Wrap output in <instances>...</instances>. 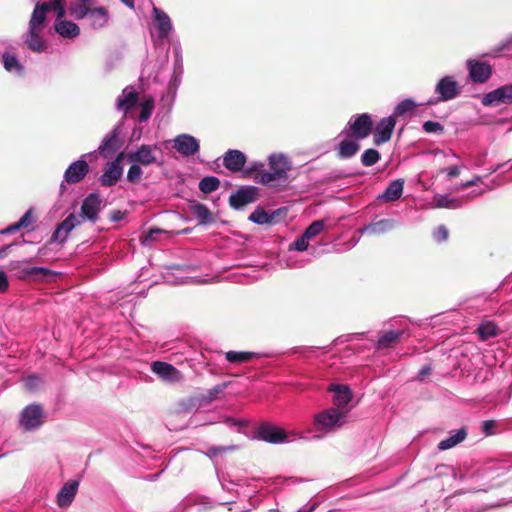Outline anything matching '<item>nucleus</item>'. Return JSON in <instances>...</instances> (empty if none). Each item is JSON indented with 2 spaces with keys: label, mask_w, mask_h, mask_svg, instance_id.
<instances>
[{
  "label": "nucleus",
  "mask_w": 512,
  "mask_h": 512,
  "mask_svg": "<svg viewBox=\"0 0 512 512\" xmlns=\"http://www.w3.org/2000/svg\"><path fill=\"white\" fill-rule=\"evenodd\" d=\"M140 114H139V120L140 121H146L149 119V117L152 114V111L154 109V100L152 98H147L140 104Z\"/></svg>",
  "instance_id": "obj_41"
},
{
  "label": "nucleus",
  "mask_w": 512,
  "mask_h": 512,
  "mask_svg": "<svg viewBox=\"0 0 512 512\" xmlns=\"http://www.w3.org/2000/svg\"><path fill=\"white\" fill-rule=\"evenodd\" d=\"M396 120L394 116L382 118L376 125L374 130V142L377 145L383 144L390 140L395 128Z\"/></svg>",
  "instance_id": "obj_16"
},
{
  "label": "nucleus",
  "mask_w": 512,
  "mask_h": 512,
  "mask_svg": "<svg viewBox=\"0 0 512 512\" xmlns=\"http://www.w3.org/2000/svg\"><path fill=\"white\" fill-rule=\"evenodd\" d=\"M157 146L141 145L136 150L127 153L126 158L130 163H138L142 166H149L157 161L155 150Z\"/></svg>",
  "instance_id": "obj_12"
},
{
  "label": "nucleus",
  "mask_w": 512,
  "mask_h": 512,
  "mask_svg": "<svg viewBox=\"0 0 512 512\" xmlns=\"http://www.w3.org/2000/svg\"><path fill=\"white\" fill-rule=\"evenodd\" d=\"M21 226H7L4 230L1 231V234H10L17 231Z\"/></svg>",
  "instance_id": "obj_61"
},
{
  "label": "nucleus",
  "mask_w": 512,
  "mask_h": 512,
  "mask_svg": "<svg viewBox=\"0 0 512 512\" xmlns=\"http://www.w3.org/2000/svg\"><path fill=\"white\" fill-rule=\"evenodd\" d=\"M447 235H448V232H447V229L445 226H439V228H437V231L435 233V237H436L437 241L446 240Z\"/></svg>",
  "instance_id": "obj_54"
},
{
  "label": "nucleus",
  "mask_w": 512,
  "mask_h": 512,
  "mask_svg": "<svg viewBox=\"0 0 512 512\" xmlns=\"http://www.w3.org/2000/svg\"><path fill=\"white\" fill-rule=\"evenodd\" d=\"M467 437V430L465 427L459 428L455 434L449 436L448 438L442 440L437 444V448L439 450H448L454 448V446L462 443Z\"/></svg>",
  "instance_id": "obj_32"
},
{
  "label": "nucleus",
  "mask_w": 512,
  "mask_h": 512,
  "mask_svg": "<svg viewBox=\"0 0 512 512\" xmlns=\"http://www.w3.org/2000/svg\"><path fill=\"white\" fill-rule=\"evenodd\" d=\"M460 86L452 76L442 77L435 86L437 100H429L427 104H435L439 101L446 102L455 99L460 94Z\"/></svg>",
  "instance_id": "obj_7"
},
{
  "label": "nucleus",
  "mask_w": 512,
  "mask_h": 512,
  "mask_svg": "<svg viewBox=\"0 0 512 512\" xmlns=\"http://www.w3.org/2000/svg\"><path fill=\"white\" fill-rule=\"evenodd\" d=\"M62 2L63 0H50L47 2L38 1L35 4L29 21V26L32 27V30H35L36 28L44 30L47 13L49 11H54L57 15V6L61 5Z\"/></svg>",
  "instance_id": "obj_8"
},
{
  "label": "nucleus",
  "mask_w": 512,
  "mask_h": 512,
  "mask_svg": "<svg viewBox=\"0 0 512 512\" xmlns=\"http://www.w3.org/2000/svg\"><path fill=\"white\" fill-rule=\"evenodd\" d=\"M324 231V226H307L306 231L302 234L304 239H312L317 237L320 233Z\"/></svg>",
  "instance_id": "obj_49"
},
{
  "label": "nucleus",
  "mask_w": 512,
  "mask_h": 512,
  "mask_svg": "<svg viewBox=\"0 0 512 512\" xmlns=\"http://www.w3.org/2000/svg\"><path fill=\"white\" fill-rule=\"evenodd\" d=\"M226 387H227L226 383H221V384L214 386L213 388L208 390L207 393L204 394L203 397H201V401H203L206 404L213 402L214 400H216L218 398V395L221 394Z\"/></svg>",
  "instance_id": "obj_40"
},
{
  "label": "nucleus",
  "mask_w": 512,
  "mask_h": 512,
  "mask_svg": "<svg viewBox=\"0 0 512 512\" xmlns=\"http://www.w3.org/2000/svg\"><path fill=\"white\" fill-rule=\"evenodd\" d=\"M191 232V228L187 227L180 231H166L162 228H150L147 232H144L140 236V243L143 246H151L155 241H159L162 238L169 239L174 235L188 234Z\"/></svg>",
  "instance_id": "obj_15"
},
{
  "label": "nucleus",
  "mask_w": 512,
  "mask_h": 512,
  "mask_svg": "<svg viewBox=\"0 0 512 512\" xmlns=\"http://www.w3.org/2000/svg\"><path fill=\"white\" fill-rule=\"evenodd\" d=\"M256 438L265 441L267 443H281L286 438L285 431L281 428L274 427L270 424H262L257 428Z\"/></svg>",
  "instance_id": "obj_19"
},
{
  "label": "nucleus",
  "mask_w": 512,
  "mask_h": 512,
  "mask_svg": "<svg viewBox=\"0 0 512 512\" xmlns=\"http://www.w3.org/2000/svg\"><path fill=\"white\" fill-rule=\"evenodd\" d=\"M423 129L427 133H442L443 126L439 122L435 121H426L423 124Z\"/></svg>",
  "instance_id": "obj_51"
},
{
  "label": "nucleus",
  "mask_w": 512,
  "mask_h": 512,
  "mask_svg": "<svg viewBox=\"0 0 512 512\" xmlns=\"http://www.w3.org/2000/svg\"><path fill=\"white\" fill-rule=\"evenodd\" d=\"M401 331L399 330H387L384 331L382 335H380L379 340H377V344L381 348H391L400 340Z\"/></svg>",
  "instance_id": "obj_36"
},
{
  "label": "nucleus",
  "mask_w": 512,
  "mask_h": 512,
  "mask_svg": "<svg viewBox=\"0 0 512 512\" xmlns=\"http://www.w3.org/2000/svg\"><path fill=\"white\" fill-rule=\"evenodd\" d=\"M480 341H487L499 335V327L494 322H484L476 329Z\"/></svg>",
  "instance_id": "obj_35"
},
{
  "label": "nucleus",
  "mask_w": 512,
  "mask_h": 512,
  "mask_svg": "<svg viewBox=\"0 0 512 512\" xmlns=\"http://www.w3.org/2000/svg\"><path fill=\"white\" fill-rule=\"evenodd\" d=\"M6 290H8V277L5 272L0 271V293H4Z\"/></svg>",
  "instance_id": "obj_55"
},
{
  "label": "nucleus",
  "mask_w": 512,
  "mask_h": 512,
  "mask_svg": "<svg viewBox=\"0 0 512 512\" xmlns=\"http://www.w3.org/2000/svg\"><path fill=\"white\" fill-rule=\"evenodd\" d=\"M246 163V155L240 150L230 149L223 156V165L232 172L240 171Z\"/></svg>",
  "instance_id": "obj_24"
},
{
  "label": "nucleus",
  "mask_w": 512,
  "mask_h": 512,
  "mask_svg": "<svg viewBox=\"0 0 512 512\" xmlns=\"http://www.w3.org/2000/svg\"><path fill=\"white\" fill-rule=\"evenodd\" d=\"M288 208L281 207L272 211H266L258 207L250 216L249 220L255 224H277L279 222L292 221L288 216Z\"/></svg>",
  "instance_id": "obj_4"
},
{
  "label": "nucleus",
  "mask_w": 512,
  "mask_h": 512,
  "mask_svg": "<svg viewBox=\"0 0 512 512\" xmlns=\"http://www.w3.org/2000/svg\"><path fill=\"white\" fill-rule=\"evenodd\" d=\"M461 200L449 194H437L433 198V204L438 208L455 209L461 205Z\"/></svg>",
  "instance_id": "obj_33"
},
{
  "label": "nucleus",
  "mask_w": 512,
  "mask_h": 512,
  "mask_svg": "<svg viewBox=\"0 0 512 512\" xmlns=\"http://www.w3.org/2000/svg\"><path fill=\"white\" fill-rule=\"evenodd\" d=\"M33 208H30L15 224H32L35 221Z\"/></svg>",
  "instance_id": "obj_52"
},
{
  "label": "nucleus",
  "mask_w": 512,
  "mask_h": 512,
  "mask_svg": "<svg viewBox=\"0 0 512 512\" xmlns=\"http://www.w3.org/2000/svg\"><path fill=\"white\" fill-rule=\"evenodd\" d=\"M10 270L15 272V277L21 281H47L55 276V272L44 267L24 266L20 262L10 263Z\"/></svg>",
  "instance_id": "obj_3"
},
{
  "label": "nucleus",
  "mask_w": 512,
  "mask_h": 512,
  "mask_svg": "<svg viewBox=\"0 0 512 512\" xmlns=\"http://www.w3.org/2000/svg\"><path fill=\"white\" fill-rule=\"evenodd\" d=\"M151 371L166 381H178L179 379V371L177 368L163 361H154L153 364H151Z\"/></svg>",
  "instance_id": "obj_25"
},
{
  "label": "nucleus",
  "mask_w": 512,
  "mask_h": 512,
  "mask_svg": "<svg viewBox=\"0 0 512 512\" xmlns=\"http://www.w3.org/2000/svg\"><path fill=\"white\" fill-rule=\"evenodd\" d=\"M194 213L201 221V224H206L210 219V212L204 205L198 204L194 206Z\"/></svg>",
  "instance_id": "obj_46"
},
{
  "label": "nucleus",
  "mask_w": 512,
  "mask_h": 512,
  "mask_svg": "<svg viewBox=\"0 0 512 512\" xmlns=\"http://www.w3.org/2000/svg\"><path fill=\"white\" fill-rule=\"evenodd\" d=\"M44 412L40 404L29 405L21 412V425L25 430L30 431L42 425Z\"/></svg>",
  "instance_id": "obj_11"
},
{
  "label": "nucleus",
  "mask_w": 512,
  "mask_h": 512,
  "mask_svg": "<svg viewBox=\"0 0 512 512\" xmlns=\"http://www.w3.org/2000/svg\"><path fill=\"white\" fill-rule=\"evenodd\" d=\"M66 8L64 1L57 6V15L54 22L55 32L62 38L75 39L80 35V27L69 20L65 19Z\"/></svg>",
  "instance_id": "obj_5"
},
{
  "label": "nucleus",
  "mask_w": 512,
  "mask_h": 512,
  "mask_svg": "<svg viewBox=\"0 0 512 512\" xmlns=\"http://www.w3.org/2000/svg\"><path fill=\"white\" fill-rule=\"evenodd\" d=\"M308 241H310L309 238L299 237L290 244L289 248L294 251H305L308 247Z\"/></svg>",
  "instance_id": "obj_50"
},
{
  "label": "nucleus",
  "mask_w": 512,
  "mask_h": 512,
  "mask_svg": "<svg viewBox=\"0 0 512 512\" xmlns=\"http://www.w3.org/2000/svg\"><path fill=\"white\" fill-rule=\"evenodd\" d=\"M255 357L253 352H234L230 351L226 353L227 361L231 363H244L250 361Z\"/></svg>",
  "instance_id": "obj_38"
},
{
  "label": "nucleus",
  "mask_w": 512,
  "mask_h": 512,
  "mask_svg": "<svg viewBox=\"0 0 512 512\" xmlns=\"http://www.w3.org/2000/svg\"><path fill=\"white\" fill-rule=\"evenodd\" d=\"M404 181L402 179H397L392 181L386 190L383 192L379 198L384 201H395L399 199L403 193Z\"/></svg>",
  "instance_id": "obj_31"
},
{
  "label": "nucleus",
  "mask_w": 512,
  "mask_h": 512,
  "mask_svg": "<svg viewBox=\"0 0 512 512\" xmlns=\"http://www.w3.org/2000/svg\"><path fill=\"white\" fill-rule=\"evenodd\" d=\"M74 227L75 226H57L53 236H51V242L57 241L63 243L67 239L69 232H71Z\"/></svg>",
  "instance_id": "obj_43"
},
{
  "label": "nucleus",
  "mask_w": 512,
  "mask_h": 512,
  "mask_svg": "<svg viewBox=\"0 0 512 512\" xmlns=\"http://www.w3.org/2000/svg\"><path fill=\"white\" fill-rule=\"evenodd\" d=\"M88 171L89 165L83 157H81L79 160L71 163L66 169L64 173V182L78 183L87 175Z\"/></svg>",
  "instance_id": "obj_20"
},
{
  "label": "nucleus",
  "mask_w": 512,
  "mask_h": 512,
  "mask_svg": "<svg viewBox=\"0 0 512 512\" xmlns=\"http://www.w3.org/2000/svg\"><path fill=\"white\" fill-rule=\"evenodd\" d=\"M268 171H261L254 176V181L263 185H272L276 182L286 181L288 172L292 169V162L283 153H272L268 157Z\"/></svg>",
  "instance_id": "obj_2"
},
{
  "label": "nucleus",
  "mask_w": 512,
  "mask_h": 512,
  "mask_svg": "<svg viewBox=\"0 0 512 512\" xmlns=\"http://www.w3.org/2000/svg\"><path fill=\"white\" fill-rule=\"evenodd\" d=\"M153 18L158 32V38L165 39L172 31L170 17L157 7H153Z\"/></svg>",
  "instance_id": "obj_23"
},
{
  "label": "nucleus",
  "mask_w": 512,
  "mask_h": 512,
  "mask_svg": "<svg viewBox=\"0 0 512 512\" xmlns=\"http://www.w3.org/2000/svg\"><path fill=\"white\" fill-rule=\"evenodd\" d=\"M126 6L133 8L134 7V0H121Z\"/></svg>",
  "instance_id": "obj_63"
},
{
  "label": "nucleus",
  "mask_w": 512,
  "mask_h": 512,
  "mask_svg": "<svg viewBox=\"0 0 512 512\" xmlns=\"http://www.w3.org/2000/svg\"><path fill=\"white\" fill-rule=\"evenodd\" d=\"M435 159L444 160V163H450L452 160L457 159L458 156L452 151L437 150L433 152Z\"/></svg>",
  "instance_id": "obj_47"
},
{
  "label": "nucleus",
  "mask_w": 512,
  "mask_h": 512,
  "mask_svg": "<svg viewBox=\"0 0 512 512\" xmlns=\"http://www.w3.org/2000/svg\"><path fill=\"white\" fill-rule=\"evenodd\" d=\"M220 181L214 176L204 177L200 183L199 188L203 193H211L218 189Z\"/></svg>",
  "instance_id": "obj_39"
},
{
  "label": "nucleus",
  "mask_w": 512,
  "mask_h": 512,
  "mask_svg": "<svg viewBox=\"0 0 512 512\" xmlns=\"http://www.w3.org/2000/svg\"><path fill=\"white\" fill-rule=\"evenodd\" d=\"M379 158H380V154L377 150L367 149L364 151V153L361 156V162L364 166L369 167V166H372L375 163H377Z\"/></svg>",
  "instance_id": "obj_42"
},
{
  "label": "nucleus",
  "mask_w": 512,
  "mask_h": 512,
  "mask_svg": "<svg viewBox=\"0 0 512 512\" xmlns=\"http://www.w3.org/2000/svg\"><path fill=\"white\" fill-rule=\"evenodd\" d=\"M340 137H343L337 145V155L340 158L347 159L353 157L359 150L357 138H352L349 133H341Z\"/></svg>",
  "instance_id": "obj_22"
},
{
  "label": "nucleus",
  "mask_w": 512,
  "mask_h": 512,
  "mask_svg": "<svg viewBox=\"0 0 512 512\" xmlns=\"http://www.w3.org/2000/svg\"><path fill=\"white\" fill-rule=\"evenodd\" d=\"M26 44L29 49L34 52L41 53L46 51L47 42L43 37V30L36 28L32 30V27H28L27 36H26Z\"/></svg>",
  "instance_id": "obj_26"
},
{
  "label": "nucleus",
  "mask_w": 512,
  "mask_h": 512,
  "mask_svg": "<svg viewBox=\"0 0 512 512\" xmlns=\"http://www.w3.org/2000/svg\"><path fill=\"white\" fill-rule=\"evenodd\" d=\"M417 106L418 104L414 100L410 98L405 99L396 105L392 116H394V118L405 117L412 114Z\"/></svg>",
  "instance_id": "obj_37"
},
{
  "label": "nucleus",
  "mask_w": 512,
  "mask_h": 512,
  "mask_svg": "<svg viewBox=\"0 0 512 512\" xmlns=\"http://www.w3.org/2000/svg\"><path fill=\"white\" fill-rule=\"evenodd\" d=\"M142 176V169L140 164L132 163L127 173V180L129 182H137Z\"/></svg>",
  "instance_id": "obj_45"
},
{
  "label": "nucleus",
  "mask_w": 512,
  "mask_h": 512,
  "mask_svg": "<svg viewBox=\"0 0 512 512\" xmlns=\"http://www.w3.org/2000/svg\"><path fill=\"white\" fill-rule=\"evenodd\" d=\"M494 427L493 421H485L483 422V431H485L486 434H489L490 429Z\"/></svg>",
  "instance_id": "obj_60"
},
{
  "label": "nucleus",
  "mask_w": 512,
  "mask_h": 512,
  "mask_svg": "<svg viewBox=\"0 0 512 512\" xmlns=\"http://www.w3.org/2000/svg\"><path fill=\"white\" fill-rule=\"evenodd\" d=\"M102 200L97 194H89L82 203L80 216L86 221H96Z\"/></svg>",
  "instance_id": "obj_17"
},
{
  "label": "nucleus",
  "mask_w": 512,
  "mask_h": 512,
  "mask_svg": "<svg viewBox=\"0 0 512 512\" xmlns=\"http://www.w3.org/2000/svg\"><path fill=\"white\" fill-rule=\"evenodd\" d=\"M373 127L371 116L367 113L354 115L350 118L343 133H351L357 139L369 136Z\"/></svg>",
  "instance_id": "obj_6"
},
{
  "label": "nucleus",
  "mask_w": 512,
  "mask_h": 512,
  "mask_svg": "<svg viewBox=\"0 0 512 512\" xmlns=\"http://www.w3.org/2000/svg\"><path fill=\"white\" fill-rule=\"evenodd\" d=\"M123 158L124 154L120 153L116 157L115 161L110 162L106 165L104 173L100 178V181L104 186H113L121 177L123 169L120 166V163L123 160Z\"/></svg>",
  "instance_id": "obj_18"
},
{
  "label": "nucleus",
  "mask_w": 512,
  "mask_h": 512,
  "mask_svg": "<svg viewBox=\"0 0 512 512\" xmlns=\"http://www.w3.org/2000/svg\"><path fill=\"white\" fill-rule=\"evenodd\" d=\"M2 63L7 72L14 74L16 76L23 75L24 67L14 54L4 52L2 54Z\"/></svg>",
  "instance_id": "obj_30"
},
{
  "label": "nucleus",
  "mask_w": 512,
  "mask_h": 512,
  "mask_svg": "<svg viewBox=\"0 0 512 512\" xmlns=\"http://www.w3.org/2000/svg\"><path fill=\"white\" fill-rule=\"evenodd\" d=\"M467 68L469 70L470 78L473 82L484 83L491 76V66L485 62L468 60Z\"/></svg>",
  "instance_id": "obj_21"
},
{
  "label": "nucleus",
  "mask_w": 512,
  "mask_h": 512,
  "mask_svg": "<svg viewBox=\"0 0 512 512\" xmlns=\"http://www.w3.org/2000/svg\"><path fill=\"white\" fill-rule=\"evenodd\" d=\"M118 148L117 132L114 130L108 135L99 146V152L104 157H109Z\"/></svg>",
  "instance_id": "obj_34"
},
{
  "label": "nucleus",
  "mask_w": 512,
  "mask_h": 512,
  "mask_svg": "<svg viewBox=\"0 0 512 512\" xmlns=\"http://www.w3.org/2000/svg\"><path fill=\"white\" fill-rule=\"evenodd\" d=\"M263 167H264L263 163H261V162H254V163H252V164H251V166H250V169H249V170H250V171H254V172H256V174H255V175H257V174H258V173H260L261 171H265V170L263 169Z\"/></svg>",
  "instance_id": "obj_58"
},
{
  "label": "nucleus",
  "mask_w": 512,
  "mask_h": 512,
  "mask_svg": "<svg viewBox=\"0 0 512 512\" xmlns=\"http://www.w3.org/2000/svg\"><path fill=\"white\" fill-rule=\"evenodd\" d=\"M483 177L481 176H475L472 180L461 182L453 187L454 192H460L468 187L475 186L478 183L482 182Z\"/></svg>",
  "instance_id": "obj_48"
},
{
  "label": "nucleus",
  "mask_w": 512,
  "mask_h": 512,
  "mask_svg": "<svg viewBox=\"0 0 512 512\" xmlns=\"http://www.w3.org/2000/svg\"><path fill=\"white\" fill-rule=\"evenodd\" d=\"M234 446H228V447H210V449H208V454L210 455H213V456H216L220 453H225V452H228V451H232L234 450Z\"/></svg>",
  "instance_id": "obj_53"
},
{
  "label": "nucleus",
  "mask_w": 512,
  "mask_h": 512,
  "mask_svg": "<svg viewBox=\"0 0 512 512\" xmlns=\"http://www.w3.org/2000/svg\"><path fill=\"white\" fill-rule=\"evenodd\" d=\"M462 168H463L462 165H451L447 168L439 169L437 174L439 175V174L445 173L447 180H452L454 178H457L460 175Z\"/></svg>",
  "instance_id": "obj_44"
},
{
  "label": "nucleus",
  "mask_w": 512,
  "mask_h": 512,
  "mask_svg": "<svg viewBox=\"0 0 512 512\" xmlns=\"http://www.w3.org/2000/svg\"><path fill=\"white\" fill-rule=\"evenodd\" d=\"M39 383V379L36 376H30L27 378V381H25V386L28 387V389H34Z\"/></svg>",
  "instance_id": "obj_57"
},
{
  "label": "nucleus",
  "mask_w": 512,
  "mask_h": 512,
  "mask_svg": "<svg viewBox=\"0 0 512 512\" xmlns=\"http://www.w3.org/2000/svg\"><path fill=\"white\" fill-rule=\"evenodd\" d=\"M430 371H431L430 366H424V367L420 368V370H419V380L422 381L423 378L429 376L430 375Z\"/></svg>",
  "instance_id": "obj_59"
},
{
  "label": "nucleus",
  "mask_w": 512,
  "mask_h": 512,
  "mask_svg": "<svg viewBox=\"0 0 512 512\" xmlns=\"http://www.w3.org/2000/svg\"><path fill=\"white\" fill-rule=\"evenodd\" d=\"M126 213L123 211H114L110 215V220L113 222H120L125 219Z\"/></svg>",
  "instance_id": "obj_56"
},
{
  "label": "nucleus",
  "mask_w": 512,
  "mask_h": 512,
  "mask_svg": "<svg viewBox=\"0 0 512 512\" xmlns=\"http://www.w3.org/2000/svg\"><path fill=\"white\" fill-rule=\"evenodd\" d=\"M173 148L182 156L188 157L198 153L200 144L198 139L190 134H179L173 139Z\"/></svg>",
  "instance_id": "obj_13"
},
{
  "label": "nucleus",
  "mask_w": 512,
  "mask_h": 512,
  "mask_svg": "<svg viewBox=\"0 0 512 512\" xmlns=\"http://www.w3.org/2000/svg\"><path fill=\"white\" fill-rule=\"evenodd\" d=\"M330 391L334 392L333 396V404L336 406L334 409H338L341 411L342 408L347 406L351 401V391L346 385L337 384L332 385Z\"/></svg>",
  "instance_id": "obj_28"
},
{
  "label": "nucleus",
  "mask_w": 512,
  "mask_h": 512,
  "mask_svg": "<svg viewBox=\"0 0 512 512\" xmlns=\"http://www.w3.org/2000/svg\"><path fill=\"white\" fill-rule=\"evenodd\" d=\"M78 490V482L70 480L64 484L63 488L58 491L57 504L59 507L64 508L71 505Z\"/></svg>",
  "instance_id": "obj_27"
},
{
  "label": "nucleus",
  "mask_w": 512,
  "mask_h": 512,
  "mask_svg": "<svg viewBox=\"0 0 512 512\" xmlns=\"http://www.w3.org/2000/svg\"><path fill=\"white\" fill-rule=\"evenodd\" d=\"M481 102L484 106L512 104V84H506L488 92L483 96Z\"/></svg>",
  "instance_id": "obj_10"
},
{
  "label": "nucleus",
  "mask_w": 512,
  "mask_h": 512,
  "mask_svg": "<svg viewBox=\"0 0 512 512\" xmlns=\"http://www.w3.org/2000/svg\"><path fill=\"white\" fill-rule=\"evenodd\" d=\"M258 189L253 186H245L231 194L229 197L230 205L235 209H241L247 204L253 203L258 199Z\"/></svg>",
  "instance_id": "obj_14"
},
{
  "label": "nucleus",
  "mask_w": 512,
  "mask_h": 512,
  "mask_svg": "<svg viewBox=\"0 0 512 512\" xmlns=\"http://www.w3.org/2000/svg\"><path fill=\"white\" fill-rule=\"evenodd\" d=\"M138 100V94L133 87H126L121 96L117 99V108L125 114L135 106Z\"/></svg>",
  "instance_id": "obj_29"
},
{
  "label": "nucleus",
  "mask_w": 512,
  "mask_h": 512,
  "mask_svg": "<svg viewBox=\"0 0 512 512\" xmlns=\"http://www.w3.org/2000/svg\"><path fill=\"white\" fill-rule=\"evenodd\" d=\"M344 415L343 410L334 408L320 412L314 416V428H316V431H328L336 427Z\"/></svg>",
  "instance_id": "obj_9"
},
{
  "label": "nucleus",
  "mask_w": 512,
  "mask_h": 512,
  "mask_svg": "<svg viewBox=\"0 0 512 512\" xmlns=\"http://www.w3.org/2000/svg\"><path fill=\"white\" fill-rule=\"evenodd\" d=\"M371 227H373V226H364L362 229H360V233L363 234V233L367 232L368 229L371 228Z\"/></svg>",
  "instance_id": "obj_64"
},
{
  "label": "nucleus",
  "mask_w": 512,
  "mask_h": 512,
  "mask_svg": "<svg viewBox=\"0 0 512 512\" xmlns=\"http://www.w3.org/2000/svg\"><path fill=\"white\" fill-rule=\"evenodd\" d=\"M69 14L75 19H84L89 28L100 30L108 26L110 13L104 6H92L85 0L79 3H71L68 7Z\"/></svg>",
  "instance_id": "obj_1"
},
{
  "label": "nucleus",
  "mask_w": 512,
  "mask_h": 512,
  "mask_svg": "<svg viewBox=\"0 0 512 512\" xmlns=\"http://www.w3.org/2000/svg\"><path fill=\"white\" fill-rule=\"evenodd\" d=\"M486 189H483V188H476L474 189L471 193H470V197L474 198V197H478L480 195H482L483 193H485Z\"/></svg>",
  "instance_id": "obj_62"
}]
</instances>
